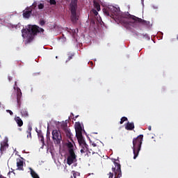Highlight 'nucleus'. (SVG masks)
Segmentation results:
<instances>
[{
	"instance_id": "nucleus-1",
	"label": "nucleus",
	"mask_w": 178,
	"mask_h": 178,
	"mask_svg": "<svg viewBox=\"0 0 178 178\" xmlns=\"http://www.w3.org/2000/svg\"><path fill=\"white\" fill-rule=\"evenodd\" d=\"M38 33H44V29L40 28L37 25H29L27 29H23L22 30L23 38H27L29 42H31Z\"/></svg>"
},
{
	"instance_id": "nucleus-2",
	"label": "nucleus",
	"mask_w": 178,
	"mask_h": 178,
	"mask_svg": "<svg viewBox=\"0 0 178 178\" xmlns=\"http://www.w3.org/2000/svg\"><path fill=\"white\" fill-rule=\"evenodd\" d=\"M144 138V135L140 134L137 138L133 139V152H134V159H136L141 151V145H143V140Z\"/></svg>"
},
{
	"instance_id": "nucleus-3",
	"label": "nucleus",
	"mask_w": 178,
	"mask_h": 178,
	"mask_svg": "<svg viewBox=\"0 0 178 178\" xmlns=\"http://www.w3.org/2000/svg\"><path fill=\"white\" fill-rule=\"evenodd\" d=\"M103 12L106 16H110V17L114 19V20L119 19V16H120V10L113 6L104 8Z\"/></svg>"
},
{
	"instance_id": "nucleus-4",
	"label": "nucleus",
	"mask_w": 178,
	"mask_h": 178,
	"mask_svg": "<svg viewBox=\"0 0 178 178\" xmlns=\"http://www.w3.org/2000/svg\"><path fill=\"white\" fill-rule=\"evenodd\" d=\"M79 0H72L70 5V9L71 12V21L72 23H77L79 20V16H77V2Z\"/></svg>"
},
{
	"instance_id": "nucleus-5",
	"label": "nucleus",
	"mask_w": 178,
	"mask_h": 178,
	"mask_svg": "<svg viewBox=\"0 0 178 178\" xmlns=\"http://www.w3.org/2000/svg\"><path fill=\"white\" fill-rule=\"evenodd\" d=\"M52 139L55 144H60L62 141V134H60V131L57 129L53 130Z\"/></svg>"
},
{
	"instance_id": "nucleus-6",
	"label": "nucleus",
	"mask_w": 178,
	"mask_h": 178,
	"mask_svg": "<svg viewBox=\"0 0 178 178\" xmlns=\"http://www.w3.org/2000/svg\"><path fill=\"white\" fill-rule=\"evenodd\" d=\"M14 90H17V106L20 109L22 106V90L19 89V87H17V81L15 82L14 86Z\"/></svg>"
},
{
	"instance_id": "nucleus-7",
	"label": "nucleus",
	"mask_w": 178,
	"mask_h": 178,
	"mask_svg": "<svg viewBox=\"0 0 178 178\" xmlns=\"http://www.w3.org/2000/svg\"><path fill=\"white\" fill-rule=\"evenodd\" d=\"M115 167L112 168V170L115 175L114 178H120L122 177V170L120 168V163L114 161Z\"/></svg>"
},
{
	"instance_id": "nucleus-8",
	"label": "nucleus",
	"mask_w": 178,
	"mask_h": 178,
	"mask_svg": "<svg viewBox=\"0 0 178 178\" xmlns=\"http://www.w3.org/2000/svg\"><path fill=\"white\" fill-rule=\"evenodd\" d=\"M130 17L132 20H134V23H140V24H142V26H145L146 27H149V24H151L149 21H145L141 18H139L138 17L131 15Z\"/></svg>"
},
{
	"instance_id": "nucleus-9",
	"label": "nucleus",
	"mask_w": 178,
	"mask_h": 178,
	"mask_svg": "<svg viewBox=\"0 0 178 178\" xmlns=\"http://www.w3.org/2000/svg\"><path fill=\"white\" fill-rule=\"evenodd\" d=\"M75 131L76 135L83 134V128L81 127V124H80V122L75 123Z\"/></svg>"
},
{
	"instance_id": "nucleus-10",
	"label": "nucleus",
	"mask_w": 178,
	"mask_h": 178,
	"mask_svg": "<svg viewBox=\"0 0 178 178\" xmlns=\"http://www.w3.org/2000/svg\"><path fill=\"white\" fill-rule=\"evenodd\" d=\"M33 9L31 8H27L26 10L23 12V17L25 19H29L31 16Z\"/></svg>"
},
{
	"instance_id": "nucleus-11",
	"label": "nucleus",
	"mask_w": 178,
	"mask_h": 178,
	"mask_svg": "<svg viewBox=\"0 0 178 178\" xmlns=\"http://www.w3.org/2000/svg\"><path fill=\"white\" fill-rule=\"evenodd\" d=\"M23 160L20 159H17V170H24V168L23 167Z\"/></svg>"
},
{
	"instance_id": "nucleus-12",
	"label": "nucleus",
	"mask_w": 178,
	"mask_h": 178,
	"mask_svg": "<svg viewBox=\"0 0 178 178\" xmlns=\"http://www.w3.org/2000/svg\"><path fill=\"white\" fill-rule=\"evenodd\" d=\"M76 137L78 140V143H79V145H81L82 144H84V143H86V140H84V138L83 137V134L76 135Z\"/></svg>"
},
{
	"instance_id": "nucleus-13",
	"label": "nucleus",
	"mask_w": 178,
	"mask_h": 178,
	"mask_svg": "<svg viewBox=\"0 0 178 178\" xmlns=\"http://www.w3.org/2000/svg\"><path fill=\"white\" fill-rule=\"evenodd\" d=\"M37 133H38V137L39 140L41 141L42 144V147H44L45 145V142L44 141V134H42V131H37Z\"/></svg>"
},
{
	"instance_id": "nucleus-14",
	"label": "nucleus",
	"mask_w": 178,
	"mask_h": 178,
	"mask_svg": "<svg viewBox=\"0 0 178 178\" xmlns=\"http://www.w3.org/2000/svg\"><path fill=\"white\" fill-rule=\"evenodd\" d=\"M134 127H135L134 122H128L125 125L126 130H129V131L134 130Z\"/></svg>"
},
{
	"instance_id": "nucleus-15",
	"label": "nucleus",
	"mask_w": 178,
	"mask_h": 178,
	"mask_svg": "<svg viewBox=\"0 0 178 178\" xmlns=\"http://www.w3.org/2000/svg\"><path fill=\"white\" fill-rule=\"evenodd\" d=\"M76 157H72L68 156L67 158V165H72V163H74V162H76Z\"/></svg>"
},
{
	"instance_id": "nucleus-16",
	"label": "nucleus",
	"mask_w": 178,
	"mask_h": 178,
	"mask_svg": "<svg viewBox=\"0 0 178 178\" xmlns=\"http://www.w3.org/2000/svg\"><path fill=\"white\" fill-rule=\"evenodd\" d=\"M63 130L67 136V137H69V138H72V132H70V129L67 127H63Z\"/></svg>"
},
{
	"instance_id": "nucleus-17",
	"label": "nucleus",
	"mask_w": 178,
	"mask_h": 178,
	"mask_svg": "<svg viewBox=\"0 0 178 178\" xmlns=\"http://www.w3.org/2000/svg\"><path fill=\"white\" fill-rule=\"evenodd\" d=\"M15 122L19 127H22V126H23V120H22V118H20V117H16Z\"/></svg>"
},
{
	"instance_id": "nucleus-18",
	"label": "nucleus",
	"mask_w": 178,
	"mask_h": 178,
	"mask_svg": "<svg viewBox=\"0 0 178 178\" xmlns=\"http://www.w3.org/2000/svg\"><path fill=\"white\" fill-rule=\"evenodd\" d=\"M21 115L24 118H28V116H29V111H27L26 108H22L21 110Z\"/></svg>"
},
{
	"instance_id": "nucleus-19",
	"label": "nucleus",
	"mask_w": 178,
	"mask_h": 178,
	"mask_svg": "<svg viewBox=\"0 0 178 178\" xmlns=\"http://www.w3.org/2000/svg\"><path fill=\"white\" fill-rule=\"evenodd\" d=\"M29 170H31V175L33 178H40V176H38V174L33 170V168H30Z\"/></svg>"
},
{
	"instance_id": "nucleus-20",
	"label": "nucleus",
	"mask_w": 178,
	"mask_h": 178,
	"mask_svg": "<svg viewBox=\"0 0 178 178\" xmlns=\"http://www.w3.org/2000/svg\"><path fill=\"white\" fill-rule=\"evenodd\" d=\"M93 5L96 10H97V12H99V10H101V5H99V3L97 2L96 1H94Z\"/></svg>"
},
{
	"instance_id": "nucleus-21",
	"label": "nucleus",
	"mask_w": 178,
	"mask_h": 178,
	"mask_svg": "<svg viewBox=\"0 0 178 178\" xmlns=\"http://www.w3.org/2000/svg\"><path fill=\"white\" fill-rule=\"evenodd\" d=\"M6 147H8V142L3 141V143H1L0 148L1 151H5V148H6Z\"/></svg>"
},
{
	"instance_id": "nucleus-22",
	"label": "nucleus",
	"mask_w": 178,
	"mask_h": 178,
	"mask_svg": "<svg viewBox=\"0 0 178 178\" xmlns=\"http://www.w3.org/2000/svg\"><path fill=\"white\" fill-rule=\"evenodd\" d=\"M68 152H69V156H71V157H75L77 158V156L76 155V153H74V149H68Z\"/></svg>"
},
{
	"instance_id": "nucleus-23",
	"label": "nucleus",
	"mask_w": 178,
	"mask_h": 178,
	"mask_svg": "<svg viewBox=\"0 0 178 178\" xmlns=\"http://www.w3.org/2000/svg\"><path fill=\"white\" fill-rule=\"evenodd\" d=\"M33 130V127L31 126H29L28 127V130L26 131V133H28V135H27V137H29L31 138V131Z\"/></svg>"
},
{
	"instance_id": "nucleus-24",
	"label": "nucleus",
	"mask_w": 178,
	"mask_h": 178,
	"mask_svg": "<svg viewBox=\"0 0 178 178\" xmlns=\"http://www.w3.org/2000/svg\"><path fill=\"white\" fill-rule=\"evenodd\" d=\"M73 56H74V54L71 53L68 54V58L67 60L65 61L66 63H67V62H69V60H72V59H73Z\"/></svg>"
},
{
	"instance_id": "nucleus-25",
	"label": "nucleus",
	"mask_w": 178,
	"mask_h": 178,
	"mask_svg": "<svg viewBox=\"0 0 178 178\" xmlns=\"http://www.w3.org/2000/svg\"><path fill=\"white\" fill-rule=\"evenodd\" d=\"M127 120H129V119H127V117H122L120 120V124H123V123H124V122H127Z\"/></svg>"
},
{
	"instance_id": "nucleus-26",
	"label": "nucleus",
	"mask_w": 178,
	"mask_h": 178,
	"mask_svg": "<svg viewBox=\"0 0 178 178\" xmlns=\"http://www.w3.org/2000/svg\"><path fill=\"white\" fill-rule=\"evenodd\" d=\"M67 147L68 149H74V146H73V143H72L70 142L67 144Z\"/></svg>"
},
{
	"instance_id": "nucleus-27",
	"label": "nucleus",
	"mask_w": 178,
	"mask_h": 178,
	"mask_svg": "<svg viewBox=\"0 0 178 178\" xmlns=\"http://www.w3.org/2000/svg\"><path fill=\"white\" fill-rule=\"evenodd\" d=\"M80 147L82 148V149H88V145H87V143L85 142L83 143H82L81 145H80Z\"/></svg>"
},
{
	"instance_id": "nucleus-28",
	"label": "nucleus",
	"mask_w": 178,
	"mask_h": 178,
	"mask_svg": "<svg viewBox=\"0 0 178 178\" xmlns=\"http://www.w3.org/2000/svg\"><path fill=\"white\" fill-rule=\"evenodd\" d=\"M72 173H73V177L74 178L80 177V173L79 172L72 171Z\"/></svg>"
},
{
	"instance_id": "nucleus-29",
	"label": "nucleus",
	"mask_w": 178,
	"mask_h": 178,
	"mask_svg": "<svg viewBox=\"0 0 178 178\" xmlns=\"http://www.w3.org/2000/svg\"><path fill=\"white\" fill-rule=\"evenodd\" d=\"M91 12L93 13V15H95V16H98V11H97V10L92 9Z\"/></svg>"
},
{
	"instance_id": "nucleus-30",
	"label": "nucleus",
	"mask_w": 178,
	"mask_h": 178,
	"mask_svg": "<svg viewBox=\"0 0 178 178\" xmlns=\"http://www.w3.org/2000/svg\"><path fill=\"white\" fill-rule=\"evenodd\" d=\"M86 152H88V149H81V154H86Z\"/></svg>"
},
{
	"instance_id": "nucleus-31",
	"label": "nucleus",
	"mask_w": 178,
	"mask_h": 178,
	"mask_svg": "<svg viewBox=\"0 0 178 178\" xmlns=\"http://www.w3.org/2000/svg\"><path fill=\"white\" fill-rule=\"evenodd\" d=\"M49 3H50V5H56V0H50Z\"/></svg>"
},
{
	"instance_id": "nucleus-32",
	"label": "nucleus",
	"mask_w": 178,
	"mask_h": 178,
	"mask_svg": "<svg viewBox=\"0 0 178 178\" xmlns=\"http://www.w3.org/2000/svg\"><path fill=\"white\" fill-rule=\"evenodd\" d=\"M40 26H44L45 25V21L44 19H40Z\"/></svg>"
},
{
	"instance_id": "nucleus-33",
	"label": "nucleus",
	"mask_w": 178,
	"mask_h": 178,
	"mask_svg": "<svg viewBox=\"0 0 178 178\" xmlns=\"http://www.w3.org/2000/svg\"><path fill=\"white\" fill-rule=\"evenodd\" d=\"M38 6V9H44V3H40Z\"/></svg>"
},
{
	"instance_id": "nucleus-34",
	"label": "nucleus",
	"mask_w": 178,
	"mask_h": 178,
	"mask_svg": "<svg viewBox=\"0 0 178 178\" xmlns=\"http://www.w3.org/2000/svg\"><path fill=\"white\" fill-rule=\"evenodd\" d=\"M13 79V77L10 76V75L8 76V79L9 81H12Z\"/></svg>"
},
{
	"instance_id": "nucleus-35",
	"label": "nucleus",
	"mask_w": 178,
	"mask_h": 178,
	"mask_svg": "<svg viewBox=\"0 0 178 178\" xmlns=\"http://www.w3.org/2000/svg\"><path fill=\"white\" fill-rule=\"evenodd\" d=\"M7 112H8V113H10V115L11 116L13 115V112H12V111H10V110H7Z\"/></svg>"
},
{
	"instance_id": "nucleus-36",
	"label": "nucleus",
	"mask_w": 178,
	"mask_h": 178,
	"mask_svg": "<svg viewBox=\"0 0 178 178\" xmlns=\"http://www.w3.org/2000/svg\"><path fill=\"white\" fill-rule=\"evenodd\" d=\"M47 140L48 139L49 140V131H47Z\"/></svg>"
},
{
	"instance_id": "nucleus-37",
	"label": "nucleus",
	"mask_w": 178,
	"mask_h": 178,
	"mask_svg": "<svg viewBox=\"0 0 178 178\" xmlns=\"http://www.w3.org/2000/svg\"><path fill=\"white\" fill-rule=\"evenodd\" d=\"M33 8H37V2H34L33 3Z\"/></svg>"
},
{
	"instance_id": "nucleus-38",
	"label": "nucleus",
	"mask_w": 178,
	"mask_h": 178,
	"mask_svg": "<svg viewBox=\"0 0 178 178\" xmlns=\"http://www.w3.org/2000/svg\"><path fill=\"white\" fill-rule=\"evenodd\" d=\"M108 178H113V173L110 172V176Z\"/></svg>"
},
{
	"instance_id": "nucleus-39",
	"label": "nucleus",
	"mask_w": 178,
	"mask_h": 178,
	"mask_svg": "<svg viewBox=\"0 0 178 178\" xmlns=\"http://www.w3.org/2000/svg\"><path fill=\"white\" fill-rule=\"evenodd\" d=\"M42 99H45V98H47V96L46 95H42Z\"/></svg>"
},
{
	"instance_id": "nucleus-40",
	"label": "nucleus",
	"mask_w": 178,
	"mask_h": 178,
	"mask_svg": "<svg viewBox=\"0 0 178 178\" xmlns=\"http://www.w3.org/2000/svg\"><path fill=\"white\" fill-rule=\"evenodd\" d=\"M148 130H149V131H151V130H152L151 126H149V127H148Z\"/></svg>"
},
{
	"instance_id": "nucleus-41",
	"label": "nucleus",
	"mask_w": 178,
	"mask_h": 178,
	"mask_svg": "<svg viewBox=\"0 0 178 178\" xmlns=\"http://www.w3.org/2000/svg\"><path fill=\"white\" fill-rule=\"evenodd\" d=\"M0 178H5V177L2 176V175H1V171H0Z\"/></svg>"
},
{
	"instance_id": "nucleus-42",
	"label": "nucleus",
	"mask_w": 178,
	"mask_h": 178,
	"mask_svg": "<svg viewBox=\"0 0 178 178\" xmlns=\"http://www.w3.org/2000/svg\"><path fill=\"white\" fill-rule=\"evenodd\" d=\"M92 145L93 147H97V144H95V143L92 144Z\"/></svg>"
},
{
	"instance_id": "nucleus-43",
	"label": "nucleus",
	"mask_w": 178,
	"mask_h": 178,
	"mask_svg": "<svg viewBox=\"0 0 178 178\" xmlns=\"http://www.w3.org/2000/svg\"><path fill=\"white\" fill-rule=\"evenodd\" d=\"M142 5H144V0H141Z\"/></svg>"
},
{
	"instance_id": "nucleus-44",
	"label": "nucleus",
	"mask_w": 178,
	"mask_h": 178,
	"mask_svg": "<svg viewBox=\"0 0 178 178\" xmlns=\"http://www.w3.org/2000/svg\"><path fill=\"white\" fill-rule=\"evenodd\" d=\"M177 40H178V35L177 36Z\"/></svg>"
},
{
	"instance_id": "nucleus-45",
	"label": "nucleus",
	"mask_w": 178,
	"mask_h": 178,
	"mask_svg": "<svg viewBox=\"0 0 178 178\" xmlns=\"http://www.w3.org/2000/svg\"><path fill=\"white\" fill-rule=\"evenodd\" d=\"M56 59H58V56H56Z\"/></svg>"
}]
</instances>
